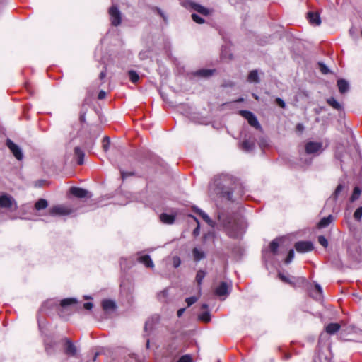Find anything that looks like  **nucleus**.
<instances>
[{"label":"nucleus","instance_id":"obj_25","mask_svg":"<svg viewBox=\"0 0 362 362\" xmlns=\"http://www.w3.org/2000/svg\"><path fill=\"white\" fill-rule=\"evenodd\" d=\"M55 342L52 340H46L45 342V351L47 354L51 355L54 352Z\"/></svg>","mask_w":362,"mask_h":362},{"label":"nucleus","instance_id":"obj_58","mask_svg":"<svg viewBox=\"0 0 362 362\" xmlns=\"http://www.w3.org/2000/svg\"><path fill=\"white\" fill-rule=\"evenodd\" d=\"M207 307H208V306H207V305H206V304H203V305H202V308H203L204 309L207 308Z\"/></svg>","mask_w":362,"mask_h":362},{"label":"nucleus","instance_id":"obj_15","mask_svg":"<svg viewBox=\"0 0 362 362\" xmlns=\"http://www.w3.org/2000/svg\"><path fill=\"white\" fill-rule=\"evenodd\" d=\"M308 18L313 25H319L321 23L320 16L317 13L308 12Z\"/></svg>","mask_w":362,"mask_h":362},{"label":"nucleus","instance_id":"obj_26","mask_svg":"<svg viewBox=\"0 0 362 362\" xmlns=\"http://www.w3.org/2000/svg\"><path fill=\"white\" fill-rule=\"evenodd\" d=\"M192 7L193 9H194L196 11H197L198 13L204 15V16H208L210 12H209V10L204 8V6L199 5V4H192Z\"/></svg>","mask_w":362,"mask_h":362},{"label":"nucleus","instance_id":"obj_11","mask_svg":"<svg viewBox=\"0 0 362 362\" xmlns=\"http://www.w3.org/2000/svg\"><path fill=\"white\" fill-rule=\"evenodd\" d=\"M230 284L227 282L223 281L220 285L215 289V294L219 297L226 296L230 292Z\"/></svg>","mask_w":362,"mask_h":362},{"label":"nucleus","instance_id":"obj_32","mask_svg":"<svg viewBox=\"0 0 362 362\" xmlns=\"http://www.w3.org/2000/svg\"><path fill=\"white\" fill-rule=\"evenodd\" d=\"M361 193V189H360V187L358 186H356L354 188L353 193L350 197V202H354L356 200H357L359 198Z\"/></svg>","mask_w":362,"mask_h":362},{"label":"nucleus","instance_id":"obj_49","mask_svg":"<svg viewBox=\"0 0 362 362\" xmlns=\"http://www.w3.org/2000/svg\"><path fill=\"white\" fill-rule=\"evenodd\" d=\"M276 103H277V104H278L281 107H282V108H284V107H285V105H285L284 101L282 99H281V98H277L276 99Z\"/></svg>","mask_w":362,"mask_h":362},{"label":"nucleus","instance_id":"obj_41","mask_svg":"<svg viewBox=\"0 0 362 362\" xmlns=\"http://www.w3.org/2000/svg\"><path fill=\"white\" fill-rule=\"evenodd\" d=\"M318 243L324 247H327L328 246V241L323 235L318 237Z\"/></svg>","mask_w":362,"mask_h":362},{"label":"nucleus","instance_id":"obj_37","mask_svg":"<svg viewBox=\"0 0 362 362\" xmlns=\"http://www.w3.org/2000/svg\"><path fill=\"white\" fill-rule=\"evenodd\" d=\"M129 76L130 81L134 83H136L139 79V76L138 74L134 71H129Z\"/></svg>","mask_w":362,"mask_h":362},{"label":"nucleus","instance_id":"obj_60","mask_svg":"<svg viewBox=\"0 0 362 362\" xmlns=\"http://www.w3.org/2000/svg\"><path fill=\"white\" fill-rule=\"evenodd\" d=\"M242 101H243V98H240V99L237 100V102H242Z\"/></svg>","mask_w":362,"mask_h":362},{"label":"nucleus","instance_id":"obj_50","mask_svg":"<svg viewBox=\"0 0 362 362\" xmlns=\"http://www.w3.org/2000/svg\"><path fill=\"white\" fill-rule=\"evenodd\" d=\"M133 175V173H127V172H124V171H121V176H122V179H125L126 177L130 176V175Z\"/></svg>","mask_w":362,"mask_h":362},{"label":"nucleus","instance_id":"obj_39","mask_svg":"<svg viewBox=\"0 0 362 362\" xmlns=\"http://www.w3.org/2000/svg\"><path fill=\"white\" fill-rule=\"evenodd\" d=\"M362 217V206L358 207L354 214L355 220L360 221Z\"/></svg>","mask_w":362,"mask_h":362},{"label":"nucleus","instance_id":"obj_29","mask_svg":"<svg viewBox=\"0 0 362 362\" xmlns=\"http://www.w3.org/2000/svg\"><path fill=\"white\" fill-rule=\"evenodd\" d=\"M74 153H75V155L78 158V163L79 165H82L83 163V158H84L83 151L79 147H76L74 148Z\"/></svg>","mask_w":362,"mask_h":362},{"label":"nucleus","instance_id":"obj_28","mask_svg":"<svg viewBox=\"0 0 362 362\" xmlns=\"http://www.w3.org/2000/svg\"><path fill=\"white\" fill-rule=\"evenodd\" d=\"M327 103L337 110H340L342 108L341 105L333 97L328 98Z\"/></svg>","mask_w":362,"mask_h":362},{"label":"nucleus","instance_id":"obj_51","mask_svg":"<svg viewBox=\"0 0 362 362\" xmlns=\"http://www.w3.org/2000/svg\"><path fill=\"white\" fill-rule=\"evenodd\" d=\"M83 308L86 310H91L93 308V303H86L83 304Z\"/></svg>","mask_w":362,"mask_h":362},{"label":"nucleus","instance_id":"obj_13","mask_svg":"<svg viewBox=\"0 0 362 362\" xmlns=\"http://www.w3.org/2000/svg\"><path fill=\"white\" fill-rule=\"evenodd\" d=\"M70 192L71 194H73L74 196L78 197V198H83V197H88V193H89L88 191H87L86 189L76 187H71Z\"/></svg>","mask_w":362,"mask_h":362},{"label":"nucleus","instance_id":"obj_36","mask_svg":"<svg viewBox=\"0 0 362 362\" xmlns=\"http://www.w3.org/2000/svg\"><path fill=\"white\" fill-rule=\"evenodd\" d=\"M213 73V71L211 69H201L197 71V75L202 76V77H208L211 76Z\"/></svg>","mask_w":362,"mask_h":362},{"label":"nucleus","instance_id":"obj_38","mask_svg":"<svg viewBox=\"0 0 362 362\" xmlns=\"http://www.w3.org/2000/svg\"><path fill=\"white\" fill-rule=\"evenodd\" d=\"M315 287L317 293L315 296H314V294H313V296L316 299H320L322 297V288L318 284H315Z\"/></svg>","mask_w":362,"mask_h":362},{"label":"nucleus","instance_id":"obj_20","mask_svg":"<svg viewBox=\"0 0 362 362\" xmlns=\"http://www.w3.org/2000/svg\"><path fill=\"white\" fill-rule=\"evenodd\" d=\"M139 262L144 264L147 267H153L154 264L149 255H146L139 257Z\"/></svg>","mask_w":362,"mask_h":362},{"label":"nucleus","instance_id":"obj_46","mask_svg":"<svg viewBox=\"0 0 362 362\" xmlns=\"http://www.w3.org/2000/svg\"><path fill=\"white\" fill-rule=\"evenodd\" d=\"M319 66H320V71L322 74H326L329 73V69L323 63H321V62L319 63Z\"/></svg>","mask_w":362,"mask_h":362},{"label":"nucleus","instance_id":"obj_61","mask_svg":"<svg viewBox=\"0 0 362 362\" xmlns=\"http://www.w3.org/2000/svg\"><path fill=\"white\" fill-rule=\"evenodd\" d=\"M325 362H330L329 359H327V358H325Z\"/></svg>","mask_w":362,"mask_h":362},{"label":"nucleus","instance_id":"obj_9","mask_svg":"<svg viewBox=\"0 0 362 362\" xmlns=\"http://www.w3.org/2000/svg\"><path fill=\"white\" fill-rule=\"evenodd\" d=\"M64 341V353L70 356H76L78 349L74 343L68 338L63 339Z\"/></svg>","mask_w":362,"mask_h":362},{"label":"nucleus","instance_id":"obj_17","mask_svg":"<svg viewBox=\"0 0 362 362\" xmlns=\"http://www.w3.org/2000/svg\"><path fill=\"white\" fill-rule=\"evenodd\" d=\"M334 220V217L332 215H329L327 217L322 218L320 221L318 223V228H324L328 226Z\"/></svg>","mask_w":362,"mask_h":362},{"label":"nucleus","instance_id":"obj_53","mask_svg":"<svg viewBox=\"0 0 362 362\" xmlns=\"http://www.w3.org/2000/svg\"><path fill=\"white\" fill-rule=\"evenodd\" d=\"M185 309V308H180L177 310V316L180 317L184 313Z\"/></svg>","mask_w":362,"mask_h":362},{"label":"nucleus","instance_id":"obj_6","mask_svg":"<svg viewBox=\"0 0 362 362\" xmlns=\"http://www.w3.org/2000/svg\"><path fill=\"white\" fill-rule=\"evenodd\" d=\"M6 146L17 160H21L23 159V151L17 144L13 143L11 139H7Z\"/></svg>","mask_w":362,"mask_h":362},{"label":"nucleus","instance_id":"obj_7","mask_svg":"<svg viewBox=\"0 0 362 362\" xmlns=\"http://www.w3.org/2000/svg\"><path fill=\"white\" fill-rule=\"evenodd\" d=\"M72 210L64 205H57L49 209V214L52 216H65L70 214Z\"/></svg>","mask_w":362,"mask_h":362},{"label":"nucleus","instance_id":"obj_21","mask_svg":"<svg viewBox=\"0 0 362 362\" xmlns=\"http://www.w3.org/2000/svg\"><path fill=\"white\" fill-rule=\"evenodd\" d=\"M337 86L341 93H346L349 88V83L344 79H339L337 81Z\"/></svg>","mask_w":362,"mask_h":362},{"label":"nucleus","instance_id":"obj_30","mask_svg":"<svg viewBox=\"0 0 362 362\" xmlns=\"http://www.w3.org/2000/svg\"><path fill=\"white\" fill-rule=\"evenodd\" d=\"M48 202L45 199H40L35 204V208L37 210L45 209L47 207Z\"/></svg>","mask_w":362,"mask_h":362},{"label":"nucleus","instance_id":"obj_2","mask_svg":"<svg viewBox=\"0 0 362 362\" xmlns=\"http://www.w3.org/2000/svg\"><path fill=\"white\" fill-rule=\"evenodd\" d=\"M0 207L9 211H14L17 209L18 205L12 196L0 193Z\"/></svg>","mask_w":362,"mask_h":362},{"label":"nucleus","instance_id":"obj_5","mask_svg":"<svg viewBox=\"0 0 362 362\" xmlns=\"http://www.w3.org/2000/svg\"><path fill=\"white\" fill-rule=\"evenodd\" d=\"M240 115L243 116L244 118H245L248 123L252 126L255 127L256 129L260 128V124L259 122L257 119V117L255 116V115L248 110H240L239 112Z\"/></svg>","mask_w":362,"mask_h":362},{"label":"nucleus","instance_id":"obj_62","mask_svg":"<svg viewBox=\"0 0 362 362\" xmlns=\"http://www.w3.org/2000/svg\"><path fill=\"white\" fill-rule=\"evenodd\" d=\"M218 220H219L220 221H221V216H218Z\"/></svg>","mask_w":362,"mask_h":362},{"label":"nucleus","instance_id":"obj_42","mask_svg":"<svg viewBox=\"0 0 362 362\" xmlns=\"http://www.w3.org/2000/svg\"><path fill=\"white\" fill-rule=\"evenodd\" d=\"M189 217H192L194 218V220L197 223V226L196 228H194V230H193V235L194 236H197L199 235V221L197 220V218L196 217H194V216L192 215H189Z\"/></svg>","mask_w":362,"mask_h":362},{"label":"nucleus","instance_id":"obj_56","mask_svg":"<svg viewBox=\"0 0 362 362\" xmlns=\"http://www.w3.org/2000/svg\"><path fill=\"white\" fill-rule=\"evenodd\" d=\"M157 10H158V13L163 18L164 20H165V16H164V14L161 11V10L159 8H157Z\"/></svg>","mask_w":362,"mask_h":362},{"label":"nucleus","instance_id":"obj_55","mask_svg":"<svg viewBox=\"0 0 362 362\" xmlns=\"http://www.w3.org/2000/svg\"><path fill=\"white\" fill-rule=\"evenodd\" d=\"M151 325H152L151 324L150 321H149V320H148V321L146 322V324H145L144 329H145L146 330H147L148 327V326H151Z\"/></svg>","mask_w":362,"mask_h":362},{"label":"nucleus","instance_id":"obj_10","mask_svg":"<svg viewBox=\"0 0 362 362\" xmlns=\"http://www.w3.org/2000/svg\"><path fill=\"white\" fill-rule=\"evenodd\" d=\"M295 248L298 252H308L313 250V245L310 241H299L295 244Z\"/></svg>","mask_w":362,"mask_h":362},{"label":"nucleus","instance_id":"obj_24","mask_svg":"<svg viewBox=\"0 0 362 362\" xmlns=\"http://www.w3.org/2000/svg\"><path fill=\"white\" fill-rule=\"evenodd\" d=\"M281 239H275L272 240L269 244V250L272 255H276L278 254V247L279 246V242Z\"/></svg>","mask_w":362,"mask_h":362},{"label":"nucleus","instance_id":"obj_54","mask_svg":"<svg viewBox=\"0 0 362 362\" xmlns=\"http://www.w3.org/2000/svg\"><path fill=\"white\" fill-rule=\"evenodd\" d=\"M106 76V74L105 71H101L100 74V78L103 79Z\"/></svg>","mask_w":362,"mask_h":362},{"label":"nucleus","instance_id":"obj_31","mask_svg":"<svg viewBox=\"0 0 362 362\" xmlns=\"http://www.w3.org/2000/svg\"><path fill=\"white\" fill-rule=\"evenodd\" d=\"M247 81L250 83H258L259 82V76L257 71L253 70L250 72L247 78Z\"/></svg>","mask_w":362,"mask_h":362},{"label":"nucleus","instance_id":"obj_1","mask_svg":"<svg viewBox=\"0 0 362 362\" xmlns=\"http://www.w3.org/2000/svg\"><path fill=\"white\" fill-rule=\"evenodd\" d=\"M240 189V185L235 179L228 174H221L216 175L210 185V189L222 197L228 200L233 201V191L237 188Z\"/></svg>","mask_w":362,"mask_h":362},{"label":"nucleus","instance_id":"obj_27","mask_svg":"<svg viewBox=\"0 0 362 362\" xmlns=\"http://www.w3.org/2000/svg\"><path fill=\"white\" fill-rule=\"evenodd\" d=\"M340 325L338 323H330L327 325L325 329L328 334H333L339 331Z\"/></svg>","mask_w":362,"mask_h":362},{"label":"nucleus","instance_id":"obj_48","mask_svg":"<svg viewBox=\"0 0 362 362\" xmlns=\"http://www.w3.org/2000/svg\"><path fill=\"white\" fill-rule=\"evenodd\" d=\"M173 263L174 267H175V268L178 267L181 264V260H180V257H174L173 259Z\"/></svg>","mask_w":362,"mask_h":362},{"label":"nucleus","instance_id":"obj_35","mask_svg":"<svg viewBox=\"0 0 362 362\" xmlns=\"http://www.w3.org/2000/svg\"><path fill=\"white\" fill-rule=\"evenodd\" d=\"M76 302V299L74 298H65L61 301L60 305L62 307H66L72 304H75Z\"/></svg>","mask_w":362,"mask_h":362},{"label":"nucleus","instance_id":"obj_57","mask_svg":"<svg viewBox=\"0 0 362 362\" xmlns=\"http://www.w3.org/2000/svg\"><path fill=\"white\" fill-rule=\"evenodd\" d=\"M297 129H298V130H300V131L303 130V124H298L297 125Z\"/></svg>","mask_w":362,"mask_h":362},{"label":"nucleus","instance_id":"obj_19","mask_svg":"<svg viewBox=\"0 0 362 362\" xmlns=\"http://www.w3.org/2000/svg\"><path fill=\"white\" fill-rule=\"evenodd\" d=\"M222 224L226 228L227 234L232 238H236L238 235V233L237 232L236 229H232L230 228V222L225 223L223 222Z\"/></svg>","mask_w":362,"mask_h":362},{"label":"nucleus","instance_id":"obj_22","mask_svg":"<svg viewBox=\"0 0 362 362\" xmlns=\"http://www.w3.org/2000/svg\"><path fill=\"white\" fill-rule=\"evenodd\" d=\"M192 255L194 259L196 262H199L205 257V253L204 252V251L199 250L197 247L193 249Z\"/></svg>","mask_w":362,"mask_h":362},{"label":"nucleus","instance_id":"obj_44","mask_svg":"<svg viewBox=\"0 0 362 362\" xmlns=\"http://www.w3.org/2000/svg\"><path fill=\"white\" fill-rule=\"evenodd\" d=\"M192 18L193 19V21L199 24H202L204 23V19L202 18H201L199 15L197 14H195V13H193L192 15Z\"/></svg>","mask_w":362,"mask_h":362},{"label":"nucleus","instance_id":"obj_16","mask_svg":"<svg viewBox=\"0 0 362 362\" xmlns=\"http://www.w3.org/2000/svg\"><path fill=\"white\" fill-rule=\"evenodd\" d=\"M160 219L163 223L172 224L175 221V216L174 215L163 213L160 216Z\"/></svg>","mask_w":362,"mask_h":362},{"label":"nucleus","instance_id":"obj_3","mask_svg":"<svg viewBox=\"0 0 362 362\" xmlns=\"http://www.w3.org/2000/svg\"><path fill=\"white\" fill-rule=\"evenodd\" d=\"M279 277L282 281L293 286L303 285L306 282V279L304 277L288 276L281 273L279 274Z\"/></svg>","mask_w":362,"mask_h":362},{"label":"nucleus","instance_id":"obj_4","mask_svg":"<svg viewBox=\"0 0 362 362\" xmlns=\"http://www.w3.org/2000/svg\"><path fill=\"white\" fill-rule=\"evenodd\" d=\"M109 15L111 24L113 26H118L122 22V14L118 8L112 6L109 8Z\"/></svg>","mask_w":362,"mask_h":362},{"label":"nucleus","instance_id":"obj_43","mask_svg":"<svg viewBox=\"0 0 362 362\" xmlns=\"http://www.w3.org/2000/svg\"><path fill=\"white\" fill-rule=\"evenodd\" d=\"M293 258H294V251H293V250H290L288 252V256H287L286 259H285V263L289 264L290 262H291V261L293 260Z\"/></svg>","mask_w":362,"mask_h":362},{"label":"nucleus","instance_id":"obj_47","mask_svg":"<svg viewBox=\"0 0 362 362\" xmlns=\"http://www.w3.org/2000/svg\"><path fill=\"white\" fill-rule=\"evenodd\" d=\"M177 362H192V358L189 355L182 356Z\"/></svg>","mask_w":362,"mask_h":362},{"label":"nucleus","instance_id":"obj_12","mask_svg":"<svg viewBox=\"0 0 362 362\" xmlns=\"http://www.w3.org/2000/svg\"><path fill=\"white\" fill-rule=\"evenodd\" d=\"M322 148V144L319 142H308L305 145V151L307 153H315L320 151Z\"/></svg>","mask_w":362,"mask_h":362},{"label":"nucleus","instance_id":"obj_18","mask_svg":"<svg viewBox=\"0 0 362 362\" xmlns=\"http://www.w3.org/2000/svg\"><path fill=\"white\" fill-rule=\"evenodd\" d=\"M344 185L343 184H339L337 185V187H336L334 193L332 194V195L331 196L329 199L327 201V202L329 201H332V202L335 203L339 194L341 192V191L344 189Z\"/></svg>","mask_w":362,"mask_h":362},{"label":"nucleus","instance_id":"obj_59","mask_svg":"<svg viewBox=\"0 0 362 362\" xmlns=\"http://www.w3.org/2000/svg\"><path fill=\"white\" fill-rule=\"evenodd\" d=\"M103 148H104L105 151H107V146L106 144H104V145H103Z\"/></svg>","mask_w":362,"mask_h":362},{"label":"nucleus","instance_id":"obj_40","mask_svg":"<svg viewBox=\"0 0 362 362\" xmlns=\"http://www.w3.org/2000/svg\"><path fill=\"white\" fill-rule=\"evenodd\" d=\"M199 318L200 320H202L204 322H208L210 320L209 313L208 312H205V313H202V315H200L199 316Z\"/></svg>","mask_w":362,"mask_h":362},{"label":"nucleus","instance_id":"obj_52","mask_svg":"<svg viewBox=\"0 0 362 362\" xmlns=\"http://www.w3.org/2000/svg\"><path fill=\"white\" fill-rule=\"evenodd\" d=\"M106 93L104 90H100L98 94V99L102 100L105 98Z\"/></svg>","mask_w":362,"mask_h":362},{"label":"nucleus","instance_id":"obj_45","mask_svg":"<svg viewBox=\"0 0 362 362\" xmlns=\"http://www.w3.org/2000/svg\"><path fill=\"white\" fill-rule=\"evenodd\" d=\"M197 298H196V297L187 298L186 300H185V301H186V303L187 304V306L192 305L195 302H197Z\"/></svg>","mask_w":362,"mask_h":362},{"label":"nucleus","instance_id":"obj_14","mask_svg":"<svg viewBox=\"0 0 362 362\" xmlns=\"http://www.w3.org/2000/svg\"><path fill=\"white\" fill-rule=\"evenodd\" d=\"M193 210L194 212H196L197 214H199L204 221H206L210 226L214 227L215 226V222L212 221L210 217L202 210L194 207Z\"/></svg>","mask_w":362,"mask_h":362},{"label":"nucleus","instance_id":"obj_34","mask_svg":"<svg viewBox=\"0 0 362 362\" xmlns=\"http://www.w3.org/2000/svg\"><path fill=\"white\" fill-rule=\"evenodd\" d=\"M255 143L252 141L245 140L242 143V148L246 151H251L252 149H253Z\"/></svg>","mask_w":362,"mask_h":362},{"label":"nucleus","instance_id":"obj_23","mask_svg":"<svg viewBox=\"0 0 362 362\" xmlns=\"http://www.w3.org/2000/svg\"><path fill=\"white\" fill-rule=\"evenodd\" d=\"M102 307L104 310L109 311L114 310L116 305L115 302L111 300H104L102 302Z\"/></svg>","mask_w":362,"mask_h":362},{"label":"nucleus","instance_id":"obj_8","mask_svg":"<svg viewBox=\"0 0 362 362\" xmlns=\"http://www.w3.org/2000/svg\"><path fill=\"white\" fill-rule=\"evenodd\" d=\"M348 253L353 263H358L362 261L361 250L356 245L349 247Z\"/></svg>","mask_w":362,"mask_h":362},{"label":"nucleus","instance_id":"obj_33","mask_svg":"<svg viewBox=\"0 0 362 362\" xmlns=\"http://www.w3.org/2000/svg\"><path fill=\"white\" fill-rule=\"evenodd\" d=\"M206 276V272L203 270H199L197 273V275H196V281L199 286V288H200V286L202 283V281L204 279V278Z\"/></svg>","mask_w":362,"mask_h":362}]
</instances>
